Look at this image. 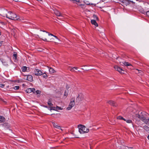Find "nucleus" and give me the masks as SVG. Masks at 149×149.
Instances as JSON below:
<instances>
[{
	"instance_id": "nucleus-35",
	"label": "nucleus",
	"mask_w": 149,
	"mask_h": 149,
	"mask_svg": "<svg viewBox=\"0 0 149 149\" xmlns=\"http://www.w3.org/2000/svg\"><path fill=\"white\" fill-rule=\"evenodd\" d=\"M52 109H53L54 110H56V107H52Z\"/></svg>"
},
{
	"instance_id": "nucleus-53",
	"label": "nucleus",
	"mask_w": 149,
	"mask_h": 149,
	"mask_svg": "<svg viewBox=\"0 0 149 149\" xmlns=\"http://www.w3.org/2000/svg\"><path fill=\"white\" fill-rule=\"evenodd\" d=\"M94 6H95V5H94Z\"/></svg>"
},
{
	"instance_id": "nucleus-2",
	"label": "nucleus",
	"mask_w": 149,
	"mask_h": 149,
	"mask_svg": "<svg viewBox=\"0 0 149 149\" xmlns=\"http://www.w3.org/2000/svg\"><path fill=\"white\" fill-rule=\"evenodd\" d=\"M79 128V131L81 134H83L85 133H87L89 132V130L87 129L85 126L82 125H79L78 126Z\"/></svg>"
},
{
	"instance_id": "nucleus-16",
	"label": "nucleus",
	"mask_w": 149,
	"mask_h": 149,
	"mask_svg": "<svg viewBox=\"0 0 149 149\" xmlns=\"http://www.w3.org/2000/svg\"><path fill=\"white\" fill-rule=\"evenodd\" d=\"M143 128L146 131L149 132V127L145 125L143 126Z\"/></svg>"
},
{
	"instance_id": "nucleus-26",
	"label": "nucleus",
	"mask_w": 149,
	"mask_h": 149,
	"mask_svg": "<svg viewBox=\"0 0 149 149\" xmlns=\"http://www.w3.org/2000/svg\"><path fill=\"white\" fill-rule=\"evenodd\" d=\"M117 118L119 120H123V118L121 116H119L117 117Z\"/></svg>"
},
{
	"instance_id": "nucleus-33",
	"label": "nucleus",
	"mask_w": 149,
	"mask_h": 149,
	"mask_svg": "<svg viewBox=\"0 0 149 149\" xmlns=\"http://www.w3.org/2000/svg\"><path fill=\"white\" fill-rule=\"evenodd\" d=\"M5 85L3 84H0V87L1 88H3L4 87Z\"/></svg>"
},
{
	"instance_id": "nucleus-22",
	"label": "nucleus",
	"mask_w": 149,
	"mask_h": 149,
	"mask_svg": "<svg viewBox=\"0 0 149 149\" xmlns=\"http://www.w3.org/2000/svg\"><path fill=\"white\" fill-rule=\"evenodd\" d=\"M94 20H95L96 21H98L99 20L98 18L96 15H94Z\"/></svg>"
},
{
	"instance_id": "nucleus-23",
	"label": "nucleus",
	"mask_w": 149,
	"mask_h": 149,
	"mask_svg": "<svg viewBox=\"0 0 149 149\" xmlns=\"http://www.w3.org/2000/svg\"><path fill=\"white\" fill-rule=\"evenodd\" d=\"M13 56L15 57V59H16L17 57V53L16 52H14V54H13Z\"/></svg>"
},
{
	"instance_id": "nucleus-24",
	"label": "nucleus",
	"mask_w": 149,
	"mask_h": 149,
	"mask_svg": "<svg viewBox=\"0 0 149 149\" xmlns=\"http://www.w3.org/2000/svg\"><path fill=\"white\" fill-rule=\"evenodd\" d=\"M42 77L44 78H47V74L45 73H42Z\"/></svg>"
},
{
	"instance_id": "nucleus-28",
	"label": "nucleus",
	"mask_w": 149,
	"mask_h": 149,
	"mask_svg": "<svg viewBox=\"0 0 149 149\" xmlns=\"http://www.w3.org/2000/svg\"><path fill=\"white\" fill-rule=\"evenodd\" d=\"M35 93H36L37 94H40L41 93V91L39 90H37L36 91H35Z\"/></svg>"
},
{
	"instance_id": "nucleus-6",
	"label": "nucleus",
	"mask_w": 149,
	"mask_h": 149,
	"mask_svg": "<svg viewBox=\"0 0 149 149\" xmlns=\"http://www.w3.org/2000/svg\"><path fill=\"white\" fill-rule=\"evenodd\" d=\"M34 74L36 76H40L42 74V71L38 69H35L34 70Z\"/></svg>"
},
{
	"instance_id": "nucleus-32",
	"label": "nucleus",
	"mask_w": 149,
	"mask_h": 149,
	"mask_svg": "<svg viewBox=\"0 0 149 149\" xmlns=\"http://www.w3.org/2000/svg\"><path fill=\"white\" fill-rule=\"evenodd\" d=\"M72 1H73L74 3L76 2H79L80 1V0H71Z\"/></svg>"
},
{
	"instance_id": "nucleus-38",
	"label": "nucleus",
	"mask_w": 149,
	"mask_h": 149,
	"mask_svg": "<svg viewBox=\"0 0 149 149\" xmlns=\"http://www.w3.org/2000/svg\"><path fill=\"white\" fill-rule=\"evenodd\" d=\"M91 22L92 24H93V19L91 20Z\"/></svg>"
},
{
	"instance_id": "nucleus-12",
	"label": "nucleus",
	"mask_w": 149,
	"mask_h": 149,
	"mask_svg": "<svg viewBox=\"0 0 149 149\" xmlns=\"http://www.w3.org/2000/svg\"><path fill=\"white\" fill-rule=\"evenodd\" d=\"M107 102L110 104V105L114 106H116L115 105V102L114 101L111 100H109Z\"/></svg>"
},
{
	"instance_id": "nucleus-55",
	"label": "nucleus",
	"mask_w": 149,
	"mask_h": 149,
	"mask_svg": "<svg viewBox=\"0 0 149 149\" xmlns=\"http://www.w3.org/2000/svg\"><path fill=\"white\" fill-rule=\"evenodd\" d=\"M136 1H137V0H136Z\"/></svg>"
},
{
	"instance_id": "nucleus-41",
	"label": "nucleus",
	"mask_w": 149,
	"mask_h": 149,
	"mask_svg": "<svg viewBox=\"0 0 149 149\" xmlns=\"http://www.w3.org/2000/svg\"><path fill=\"white\" fill-rule=\"evenodd\" d=\"M54 37H55V38H56L57 39H58V40H59L58 39V38H57V37L56 36H55L54 35Z\"/></svg>"
},
{
	"instance_id": "nucleus-14",
	"label": "nucleus",
	"mask_w": 149,
	"mask_h": 149,
	"mask_svg": "<svg viewBox=\"0 0 149 149\" xmlns=\"http://www.w3.org/2000/svg\"><path fill=\"white\" fill-rule=\"evenodd\" d=\"M5 120V118L3 116H0V123L4 122Z\"/></svg>"
},
{
	"instance_id": "nucleus-49",
	"label": "nucleus",
	"mask_w": 149,
	"mask_h": 149,
	"mask_svg": "<svg viewBox=\"0 0 149 149\" xmlns=\"http://www.w3.org/2000/svg\"><path fill=\"white\" fill-rule=\"evenodd\" d=\"M148 139L149 140V135L148 136Z\"/></svg>"
},
{
	"instance_id": "nucleus-29",
	"label": "nucleus",
	"mask_w": 149,
	"mask_h": 149,
	"mask_svg": "<svg viewBox=\"0 0 149 149\" xmlns=\"http://www.w3.org/2000/svg\"><path fill=\"white\" fill-rule=\"evenodd\" d=\"M145 14L148 17H149V11H147L146 10Z\"/></svg>"
},
{
	"instance_id": "nucleus-48",
	"label": "nucleus",
	"mask_w": 149,
	"mask_h": 149,
	"mask_svg": "<svg viewBox=\"0 0 149 149\" xmlns=\"http://www.w3.org/2000/svg\"><path fill=\"white\" fill-rule=\"evenodd\" d=\"M51 36H54V35L52 34H51Z\"/></svg>"
},
{
	"instance_id": "nucleus-1",
	"label": "nucleus",
	"mask_w": 149,
	"mask_h": 149,
	"mask_svg": "<svg viewBox=\"0 0 149 149\" xmlns=\"http://www.w3.org/2000/svg\"><path fill=\"white\" fill-rule=\"evenodd\" d=\"M1 15L3 17H6L12 20H21L19 18V16H17L16 14L11 11L8 12L6 9H4L2 10Z\"/></svg>"
},
{
	"instance_id": "nucleus-36",
	"label": "nucleus",
	"mask_w": 149,
	"mask_h": 149,
	"mask_svg": "<svg viewBox=\"0 0 149 149\" xmlns=\"http://www.w3.org/2000/svg\"><path fill=\"white\" fill-rule=\"evenodd\" d=\"M42 40H43L44 41H47V39L46 38H44V39H42Z\"/></svg>"
},
{
	"instance_id": "nucleus-45",
	"label": "nucleus",
	"mask_w": 149,
	"mask_h": 149,
	"mask_svg": "<svg viewBox=\"0 0 149 149\" xmlns=\"http://www.w3.org/2000/svg\"><path fill=\"white\" fill-rule=\"evenodd\" d=\"M2 45V43L1 42H0V47Z\"/></svg>"
},
{
	"instance_id": "nucleus-21",
	"label": "nucleus",
	"mask_w": 149,
	"mask_h": 149,
	"mask_svg": "<svg viewBox=\"0 0 149 149\" xmlns=\"http://www.w3.org/2000/svg\"><path fill=\"white\" fill-rule=\"evenodd\" d=\"M69 91L68 90H67L65 91V92L64 94V96H67L68 94Z\"/></svg>"
},
{
	"instance_id": "nucleus-34",
	"label": "nucleus",
	"mask_w": 149,
	"mask_h": 149,
	"mask_svg": "<svg viewBox=\"0 0 149 149\" xmlns=\"http://www.w3.org/2000/svg\"><path fill=\"white\" fill-rule=\"evenodd\" d=\"M69 69L71 71H74V69L73 68H70Z\"/></svg>"
},
{
	"instance_id": "nucleus-7",
	"label": "nucleus",
	"mask_w": 149,
	"mask_h": 149,
	"mask_svg": "<svg viewBox=\"0 0 149 149\" xmlns=\"http://www.w3.org/2000/svg\"><path fill=\"white\" fill-rule=\"evenodd\" d=\"M114 68L117 71H118L119 72L121 73H123L124 71L120 67L117 65H116L114 66Z\"/></svg>"
},
{
	"instance_id": "nucleus-5",
	"label": "nucleus",
	"mask_w": 149,
	"mask_h": 149,
	"mask_svg": "<svg viewBox=\"0 0 149 149\" xmlns=\"http://www.w3.org/2000/svg\"><path fill=\"white\" fill-rule=\"evenodd\" d=\"M75 103L74 102V99L72 98L71 99L70 102L68 107L67 108L68 110H69L74 105Z\"/></svg>"
},
{
	"instance_id": "nucleus-47",
	"label": "nucleus",
	"mask_w": 149,
	"mask_h": 149,
	"mask_svg": "<svg viewBox=\"0 0 149 149\" xmlns=\"http://www.w3.org/2000/svg\"><path fill=\"white\" fill-rule=\"evenodd\" d=\"M86 4H87V5H88L89 4H90L88 2H87V3H86Z\"/></svg>"
},
{
	"instance_id": "nucleus-39",
	"label": "nucleus",
	"mask_w": 149,
	"mask_h": 149,
	"mask_svg": "<svg viewBox=\"0 0 149 149\" xmlns=\"http://www.w3.org/2000/svg\"><path fill=\"white\" fill-rule=\"evenodd\" d=\"M46 33H48V35H49V36H50V35H51V33H49V32H47H47H46Z\"/></svg>"
},
{
	"instance_id": "nucleus-4",
	"label": "nucleus",
	"mask_w": 149,
	"mask_h": 149,
	"mask_svg": "<svg viewBox=\"0 0 149 149\" xmlns=\"http://www.w3.org/2000/svg\"><path fill=\"white\" fill-rule=\"evenodd\" d=\"M138 117L145 124L149 126V118L148 119L143 117L140 116L139 115H138Z\"/></svg>"
},
{
	"instance_id": "nucleus-8",
	"label": "nucleus",
	"mask_w": 149,
	"mask_h": 149,
	"mask_svg": "<svg viewBox=\"0 0 149 149\" xmlns=\"http://www.w3.org/2000/svg\"><path fill=\"white\" fill-rule=\"evenodd\" d=\"M137 10L140 13L145 15V12H146V10L144 9L141 6H139L138 7Z\"/></svg>"
},
{
	"instance_id": "nucleus-46",
	"label": "nucleus",
	"mask_w": 149,
	"mask_h": 149,
	"mask_svg": "<svg viewBox=\"0 0 149 149\" xmlns=\"http://www.w3.org/2000/svg\"><path fill=\"white\" fill-rule=\"evenodd\" d=\"M40 31H43V32H46V31H45L40 30Z\"/></svg>"
},
{
	"instance_id": "nucleus-42",
	"label": "nucleus",
	"mask_w": 149,
	"mask_h": 149,
	"mask_svg": "<svg viewBox=\"0 0 149 149\" xmlns=\"http://www.w3.org/2000/svg\"><path fill=\"white\" fill-rule=\"evenodd\" d=\"M73 68H74V69H76V70H77V68H77V67H73Z\"/></svg>"
},
{
	"instance_id": "nucleus-51",
	"label": "nucleus",
	"mask_w": 149,
	"mask_h": 149,
	"mask_svg": "<svg viewBox=\"0 0 149 149\" xmlns=\"http://www.w3.org/2000/svg\"><path fill=\"white\" fill-rule=\"evenodd\" d=\"M37 0L39 1H42V0Z\"/></svg>"
},
{
	"instance_id": "nucleus-30",
	"label": "nucleus",
	"mask_w": 149,
	"mask_h": 149,
	"mask_svg": "<svg viewBox=\"0 0 149 149\" xmlns=\"http://www.w3.org/2000/svg\"><path fill=\"white\" fill-rule=\"evenodd\" d=\"M62 109H61L60 107H58V106H56V110H62Z\"/></svg>"
},
{
	"instance_id": "nucleus-40",
	"label": "nucleus",
	"mask_w": 149,
	"mask_h": 149,
	"mask_svg": "<svg viewBox=\"0 0 149 149\" xmlns=\"http://www.w3.org/2000/svg\"><path fill=\"white\" fill-rule=\"evenodd\" d=\"M54 37H55V38H56L57 39H58V40H59L58 39V38H57V37L56 36H55L54 35Z\"/></svg>"
},
{
	"instance_id": "nucleus-10",
	"label": "nucleus",
	"mask_w": 149,
	"mask_h": 149,
	"mask_svg": "<svg viewBox=\"0 0 149 149\" xmlns=\"http://www.w3.org/2000/svg\"><path fill=\"white\" fill-rule=\"evenodd\" d=\"M26 79L29 81H32L33 80L32 76L31 75H28L27 76Z\"/></svg>"
},
{
	"instance_id": "nucleus-43",
	"label": "nucleus",
	"mask_w": 149,
	"mask_h": 149,
	"mask_svg": "<svg viewBox=\"0 0 149 149\" xmlns=\"http://www.w3.org/2000/svg\"><path fill=\"white\" fill-rule=\"evenodd\" d=\"M123 120H124L125 121H126V120H127L125 119L124 118H123Z\"/></svg>"
},
{
	"instance_id": "nucleus-15",
	"label": "nucleus",
	"mask_w": 149,
	"mask_h": 149,
	"mask_svg": "<svg viewBox=\"0 0 149 149\" xmlns=\"http://www.w3.org/2000/svg\"><path fill=\"white\" fill-rule=\"evenodd\" d=\"M49 68V72L50 73H52L55 72V70L52 68H49Z\"/></svg>"
},
{
	"instance_id": "nucleus-13",
	"label": "nucleus",
	"mask_w": 149,
	"mask_h": 149,
	"mask_svg": "<svg viewBox=\"0 0 149 149\" xmlns=\"http://www.w3.org/2000/svg\"><path fill=\"white\" fill-rule=\"evenodd\" d=\"M52 124H53V125L54 126V128H56V129H60L61 131H62V129L61 128V127L60 126L56 125L55 124V123H53Z\"/></svg>"
},
{
	"instance_id": "nucleus-17",
	"label": "nucleus",
	"mask_w": 149,
	"mask_h": 149,
	"mask_svg": "<svg viewBox=\"0 0 149 149\" xmlns=\"http://www.w3.org/2000/svg\"><path fill=\"white\" fill-rule=\"evenodd\" d=\"M123 63L125 66H127L131 65L128 62H124Z\"/></svg>"
},
{
	"instance_id": "nucleus-54",
	"label": "nucleus",
	"mask_w": 149,
	"mask_h": 149,
	"mask_svg": "<svg viewBox=\"0 0 149 149\" xmlns=\"http://www.w3.org/2000/svg\"><path fill=\"white\" fill-rule=\"evenodd\" d=\"M102 3H103V1H102Z\"/></svg>"
},
{
	"instance_id": "nucleus-9",
	"label": "nucleus",
	"mask_w": 149,
	"mask_h": 149,
	"mask_svg": "<svg viewBox=\"0 0 149 149\" xmlns=\"http://www.w3.org/2000/svg\"><path fill=\"white\" fill-rule=\"evenodd\" d=\"M35 89L34 88H27L26 91L28 93L33 92L34 93H35Z\"/></svg>"
},
{
	"instance_id": "nucleus-52",
	"label": "nucleus",
	"mask_w": 149,
	"mask_h": 149,
	"mask_svg": "<svg viewBox=\"0 0 149 149\" xmlns=\"http://www.w3.org/2000/svg\"><path fill=\"white\" fill-rule=\"evenodd\" d=\"M90 148H91V149H91V146H90Z\"/></svg>"
},
{
	"instance_id": "nucleus-3",
	"label": "nucleus",
	"mask_w": 149,
	"mask_h": 149,
	"mask_svg": "<svg viewBox=\"0 0 149 149\" xmlns=\"http://www.w3.org/2000/svg\"><path fill=\"white\" fill-rule=\"evenodd\" d=\"M119 3L122 5L124 6L125 5L127 6L130 3V2L133 3L132 1L129 0H119Z\"/></svg>"
},
{
	"instance_id": "nucleus-25",
	"label": "nucleus",
	"mask_w": 149,
	"mask_h": 149,
	"mask_svg": "<svg viewBox=\"0 0 149 149\" xmlns=\"http://www.w3.org/2000/svg\"><path fill=\"white\" fill-rule=\"evenodd\" d=\"M13 89L15 90H17L19 89V86H15L13 87Z\"/></svg>"
},
{
	"instance_id": "nucleus-27",
	"label": "nucleus",
	"mask_w": 149,
	"mask_h": 149,
	"mask_svg": "<svg viewBox=\"0 0 149 149\" xmlns=\"http://www.w3.org/2000/svg\"><path fill=\"white\" fill-rule=\"evenodd\" d=\"M0 101H2L5 104H6L7 103V102L6 101L4 100L3 99L1 98H0Z\"/></svg>"
},
{
	"instance_id": "nucleus-37",
	"label": "nucleus",
	"mask_w": 149,
	"mask_h": 149,
	"mask_svg": "<svg viewBox=\"0 0 149 149\" xmlns=\"http://www.w3.org/2000/svg\"><path fill=\"white\" fill-rule=\"evenodd\" d=\"M97 6V7H99V8H103V6Z\"/></svg>"
},
{
	"instance_id": "nucleus-20",
	"label": "nucleus",
	"mask_w": 149,
	"mask_h": 149,
	"mask_svg": "<svg viewBox=\"0 0 149 149\" xmlns=\"http://www.w3.org/2000/svg\"><path fill=\"white\" fill-rule=\"evenodd\" d=\"M93 24L95 26V27H97L98 26V24L96 22V21L95 20H94L93 21Z\"/></svg>"
},
{
	"instance_id": "nucleus-11",
	"label": "nucleus",
	"mask_w": 149,
	"mask_h": 149,
	"mask_svg": "<svg viewBox=\"0 0 149 149\" xmlns=\"http://www.w3.org/2000/svg\"><path fill=\"white\" fill-rule=\"evenodd\" d=\"M55 15L58 16H62V14L60 13L59 11L58 10H56L54 12Z\"/></svg>"
},
{
	"instance_id": "nucleus-18",
	"label": "nucleus",
	"mask_w": 149,
	"mask_h": 149,
	"mask_svg": "<svg viewBox=\"0 0 149 149\" xmlns=\"http://www.w3.org/2000/svg\"><path fill=\"white\" fill-rule=\"evenodd\" d=\"M48 104L50 106H52L53 105V104L51 102V100L50 99H49L48 101L47 102Z\"/></svg>"
},
{
	"instance_id": "nucleus-50",
	"label": "nucleus",
	"mask_w": 149,
	"mask_h": 149,
	"mask_svg": "<svg viewBox=\"0 0 149 149\" xmlns=\"http://www.w3.org/2000/svg\"><path fill=\"white\" fill-rule=\"evenodd\" d=\"M1 32L0 31V36H1Z\"/></svg>"
},
{
	"instance_id": "nucleus-31",
	"label": "nucleus",
	"mask_w": 149,
	"mask_h": 149,
	"mask_svg": "<svg viewBox=\"0 0 149 149\" xmlns=\"http://www.w3.org/2000/svg\"><path fill=\"white\" fill-rule=\"evenodd\" d=\"M126 122L127 123H132V121L130 120H127Z\"/></svg>"
},
{
	"instance_id": "nucleus-19",
	"label": "nucleus",
	"mask_w": 149,
	"mask_h": 149,
	"mask_svg": "<svg viewBox=\"0 0 149 149\" xmlns=\"http://www.w3.org/2000/svg\"><path fill=\"white\" fill-rule=\"evenodd\" d=\"M27 67L26 66H23L22 68V71L23 72H25L27 70Z\"/></svg>"
},
{
	"instance_id": "nucleus-44",
	"label": "nucleus",
	"mask_w": 149,
	"mask_h": 149,
	"mask_svg": "<svg viewBox=\"0 0 149 149\" xmlns=\"http://www.w3.org/2000/svg\"><path fill=\"white\" fill-rule=\"evenodd\" d=\"M98 31H100V30H99V29H96V28H95Z\"/></svg>"
}]
</instances>
